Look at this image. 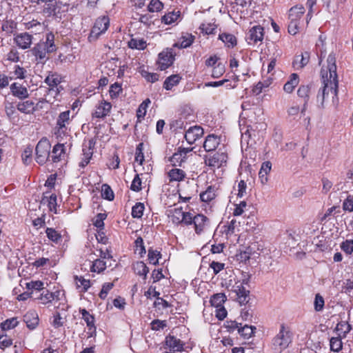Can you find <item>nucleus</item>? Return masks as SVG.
I'll return each instance as SVG.
<instances>
[{
    "mask_svg": "<svg viewBox=\"0 0 353 353\" xmlns=\"http://www.w3.org/2000/svg\"><path fill=\"white\" fill-rule=\"evenodd\" d=\"M327 62V68H322L321 70L323 86L319 90L316 97L317 102L320 103L321 107L324 106L325 101L330 98H331L334 105H337L339 103L337 97L339 81L335 56L332 54H329Z\"/></svg>",
    "mask_w": 353,
    "mask_h": 353,
    "instance_id": "nucleus-1",
    "label": "nucleus"
},
{
    "mask_svg": "<svg viewBox=\"0 0 353 353\" xmlns=\"http://www.w3.org/2000/svg\"><path fill=\"white\" fill-rule=\"evenodd\" d=\"M293 334L289 327L281 324L279 332L272 339L271 348L275 353H281L292 341Z\"/></svg>",
    "mask_w": 353,
    "mask_h": 353,
    "instance_id": "nucleus-2",
    "label": "nucleus"
},
{
    "mask_svg": "<svg viewBox=\"0 0 353 353\" xmlns=\"http://www.w3.org/2000/svg\"><path fill=\"white\" fill-rule=\"evenodd\" d=\"M44 82L49 86V88L46 98L40 100L39 102L46 101L51 103V99L49 97L52 96L53 99H55L59 93V89L57 86L61 83V77L56 73H50L45 79Z\"/></svg>",
    "mask_w": 353,
    "mask_h": 353,
    "instance_id": "nucleus-3",
    "label": "nucleus"
},
{
    "mask_svg": "<svg viewBox=\"0 0 353 353\" xmlns=\"http://www.w3.org/2000/svg\"><path fill=\"white\" fill-rule=\"evenodd\" d=\"M51 144L46 138L41 139L36 146V161L43 165L50 158Z\"/></svg>",
    "mask_w": 353,
    "mask_h": 353,
    "instance_id": "nucleus-4",
    "label": "nucleus"
},
{
    "mask_svg": "<svg viewBox=\"0 0 353 353\" xmlns=\"http://www.w3.org/2000/svg\"><path fill=\"white\" fill-rule=\"evenodd\" d=\"M228 160V152L225 147L219 148V150L212 156L206 157L205 163L209 167L221 168L225 165Z\"/></svg>",
    "mask_w": 353,
    "mask_h": 353,
    "instance_id": "nucleus-5",
    "label": "nucleus"
},
{
    "mask_svg": "<svg viewBox=\"0 0 353 353\" xmlns=\"http://www.w3.org/2000/svg\"><path fill=\"white\" fill-rule=\"evenodd\" d=\"M245 285H248V281L245 279L243 280L242 282L235 283L232 288V292L235 294L236 299L241 305H245L250 299V291Z\"/></svg>",
    "mask_w": 353,
    "mask_h": 353,
    "instance_id": "nucleus-6",
    "label": "nucleus"
},
{
    "mask_svg": "<svg viewBox=\"0 0 353 353\" xmlns=\"http://www.w3.org/2000/svg\"><path fill=\"white\" fill-rule=\"evenodd\" d=\"M34 1L39 5L43 3V13L48 17L56 15L60 8L57 0H35Z\"/></svg>",
    "mask_w": 353,
    "mask_h": 353,
    "instance_id": "nucleus-7",
    "label": "nucleus"
},
{
    "mask_svg": "<svg viewBox=\"0 0 353 353\" xmlns=\"http://www.w3.org/2000/svg\"><path fill=\"white\" fill-rule=\"evenodd\" d=\"M110 25V19L106 16L99 17L91 30V35H94L96 37H99L101 34L104 33L108 28Z\"/></svg>",
    "mask_w": 353,
    "mask_h": 353,
    "instance_id": "nucleus-8",
    "label": "nucleus"
},
{
    "mask_svg": "<svg viewBox=\"0 0 353 353\" xmlns=\"http://www.w3.org/2000/svg\"><path fill=\"white\" fill-rule=\"evenodd\" d=\"M173 61L174 57L171 49L162 51L159 54V68L161 70H165L172 64Z\"/></svg>",
    "mask_w": 353,
    "mask_h": 353,
    "instance_id": "nucleus-9",
    "label": "nucleus"
},
{
    "mask_svg": "<svg viewBox=\"0 0 353 353\" xmlns=\"http://www.w3.org/2000/svg\"><path fill=\"white\" fill-rule=\"evenodd\" d=\"M221 144L220 137L214 134H208L203 142V147L205 152H210L216 150Z\"/></svg>",
    "mask_w": 353,
    "mask_h": 353,
    "instance_id": "nucleus-10",
    "label": "nucleus"
},
{
    "mask_svg": "<svg viewBox=\"0 0 353 353\" xmlns=\"http://www.w3.org/2000/svg\"><path fill=\"white\" fill-rule=\"evenodd\" d=\"M203 133V129L201 126H192L185 132V139L189 144H193Z\"/></svg>",
    "mask_w": 353,
    "mask_h": 353,
    "instance_id": "nucleus-11",
    "label": "nucleus"
},
{
    "mask_svg": "<svg viewBox=\"0 0 353 353\" xmlns=\"http://www.w3.org/2000/svg\"><path fill=\"white\" fill-rule=\"evenodd\" d=\"M14 41L19 48L26 50L30 47L32 43V36L28 32L17 34L14 37Z\"/></svg>",
    "mask_w": 353,
    "mask_h": 353,
    "instance_id": "nucleus-12",
    "label": "nucleus"
},
{
    "mask_svg": "<svg viewBox=\"0 0 353 353\" xmlns=\"http://www.w3.org/2000/svg\"><path fill=\"white\" fill-rule=\"evenodd\" d=\"M112 108V104L105 100H102L97 106L94 112H92V117L98 119H102L109 114Z\"/></svg>",
    "mask_w": 353,
    "mask_h": 353,
    "instance_id": "nucleus-13",
    "label": "nucleus"
},
{
    "mask_svg": "<svg viewBox=\"0 0 353 353\" xmlns=\"http://www.w3.org/2000/svg\"><path fill=\"white\" fill-rule=\"evenodd\" d=\"M310 88L307 85H301L297 90V95L299 97L302 98L304 101L302 109L301 110V114L303 116L305 114V112L307 108V103L310 99Z\"/></svg>",
    "mask_w": 353,
    "mask_h": 353,
    "instance_id": "nucleus-14",
    "label": "nucleus"
},
{
    "mask_svg": "<svg viewBox=\"0 0 353 353\" xmlns=\"http://www.w3.org/2000/svg\"><path fill=\"white\" fill-rule=\"evenodd\" d=\"M263 39V28L261 26H255L252 27L248 33L247 40L249 43L252 42L256 43L258 41H261Z\"/></svg>",
    "mask_w": 353,
    "mask_h": 353,
    "instance_id": "nucleus-15",
    "label": "nucleus"
},
{
    "mask_svg": "<svg viewBox=\"0 0 353 353\" xmlns=\"http://www.w3.org/2000/svg\"><path fill=\"white\" fill-rule=\"evenodd\" d=\"M12 94L19 99H24L28 97V89L19 83H13L10 86Z\"/></svg>",
    "mask_w": 353,
    "mask_h": 353,
    "instance_id": "nucleus-16",
    "label": "nucleus"
},
{
    "mask_svg": "<svg viewBox=\"0 0 353 353\" xmlns=\"http://www.w3.org/2000/svg\"><path fill=\"white\" fill-rule=\"evenodd\" d=\"M31 52L36 57V60L39 62L46 61L48 59L47 54L50 53L46 50L45 45L41 43H37L31 50Z\"/></svg>",
    "mask_w": 353,
    "mask_h": 353,
    "instance_id": "nucleus-17",
    "label": "nucleus"
},
{
    "mask_svg": "<svg viewBox=\"0 0 353 353\" xmlns=\"http://www.w3.org/2000/svg\"><path fill=\"white\" fill-rule=\"evenodd\" d=\"M40 102L34 104L32 101L27 100L19 102L17 105V110L21 113L26 114H33L37 110V107Z\"/></svg>",
    "mask_w": 353,
    "mask_h": 353,
    "instance_id": "nucleus-18",
    "label": "nucleus"
},
{
    "mask_svg": "<svg viewBox=\"0 0 353 353\" xmlns=\"http://www.w3.org/2000/svg\"><path fill=\"white\" fill-rule=\"evenodd\" d=\"M93 143L91 140H90L87 145H84L83 148V157L81 161L79 163V166L81 168H85L90 162L92 157V149Z\"/></svg>",
    "mask_w": 353,
    "mask_h": 353,
    "instance_id": "nucleus-19",
    "label": "nucleus"
},
{
    "mask_svg": "<svg viewBox=\"0 0 353 353\" xmlns=\"http://www.w3.org/2000/svg\"><path fill=\"white\" fill-rule=\"evenodd\" d=\"M23 321L26 323L28 327L30 329H34L39 324V316L37 313L34 311H28L23 316Z\"/></svg>",
    "mask_w": 353,
    "mask_h": 353,
    "instance_id": "nucleus-20",
    "label": "nucleus"
},
{
    "mask_svg": "<svg viewBox=\"0 0 353 353\" xmlns=\"http://www.w3.org/2000/svg\"><path fill=\"white\" fill-rule=\"evenodd\" d=\"M165 345L170 350L174 352L181 351L183 347V344L180 339L170 335L165 338Z\"/></svg>",
    "mask_w": 353,
    "mask_h": 353,
    "instance_id": "nucleus-21",
    "label": "nucleus"
},
{
    "mask_svg": "<svg viewBox=\"0 0 353 353\" xmlns=\"http://www.w3.org/2000/svg\"><path fill=\"white\" fill-rule=\"evenodd\" d=\"M208 218L203 214H197L193 218L195 232L196 234H201L207 225Z\"/></svg>",
    "mask_w": 353,
    "mask_h": 353,
    "instance_id": "nucleus-22",
    "label": "nucleus"
},
{
    "mask_svg": "<svg viewBox=\"0 0 353 353\" xmlns=\"http://www.w3.org/2000/svg\"><path fill=\"white\" fill-rule=\"evenodd\" d=\"M272 168V163L270 161H265L263 163L261 169L259 172V177L261 183L265 185L268 181V174L270 173Z\"/></svg>",
    "mask_w": 353,
    "mask_h": 353,
    "instance_id": "nucleus-23",
    "label": "nucleus"
},
{
    "mask_svg": "<svg viewBox=\"0 0 353 353\" xmlns=\"http://www.w3.org/2000/svg\"><path fill=\"white\" fill-rule=\"evenodd\" d=\"M351 330V325L349 324L347 321H342L337 323L334 331L337 333L339 336L345 338Z\"/></svg>",
    "mask_w": 353,
    "mask_h": 353,
    "instance_id": "nucleus-24",
    "label": "nucleus"
},
{
    "mask_svg": "<svg viewBox=\"0 0 353 353\" xmlns=\"http://www.w3.org/2000/svg\"><path fill=\"white\" fill-rule=\"evenodd\" d=\"M194 37L191 34L186 33L181 36L179 41L174 46L179 48H186L190 47L193 43Z\"/></svg>",
    "mask_w": 353,
    "mask_h": 353,
    "instance_id": "nucleus-25",
    "label": "nucleus"
},
{
    "mask_svg": "<svg viewBox=\"0 0 353 353\" xmlns=\"http://www.w3.org/2000/svg\"><path fill=\"white\" fill-rule=\"evenodd\" d=\"M299 83V78L297 74L292 73L290 77L289 80L285 83L283 86V90L287 93H292L294 90V88L298 85Z\"/></svg>",
    "mask_w": 353,
    "mask_h": 353,
    "instance_id": "nucleus-26",
    "label": "nucleus"
},
{
    "mask_svg": "<svg viewBox=\"0 0 353 353\" xmlns=\"http://www.w3.org/2000/svg\"><path fill=\"white\" fill-rule=\"evenodd\" d=\"M192 150L193 148H179L178 152L172 155L171 161L173 163H181L186 158L187 154L190 152Z\"/></svg>",
    "mask_w": 353,
    "mask_h": 353,
    "instance_id": "nucleus-27",
    "label": "nucleus"
},
{
    "mask_svg": "<svg viewBox=\"0 0 353 353\" xmlns=\"http://www.w3.org/2000/svg\"><path fill=\"white\" fill-rule=\"evenodd\" d=\"M70 129L68 127L56 126L54 128V135L56 139L61 142L65 140V138L70 136Z\"/></svg>",
    "mask_w": 353,
    "mask_h": 353,
    "instance_id": "nucleus-28",
    "label": "nucleus"
},
{
    "mask_svg": "<svg viewBox=\"0 0 353 353\" xmlns=\"http://www.w3.org/2000/svg\"><path fill=\"white\" fill-rule=\"evenodd\" d=\"M65 152V147L63 143L56 144L50 153V158L53 162H58L61 159V157Z\"/></svg>",
    "mask_w": 353,
    "mask_h": 353,
    "instance_id": "nucleus-29",
    "label": "nucleus"
},
{
    "mask_svg": "<svg viewBox=\"0 0 353 353\" xmlns=\"http://www.w3.org/2000/svg\"><path fill=\"white\" fill-rule=\"evenodd\" d=\"M70 113V110L61 112L57 119L56 125L58 126L68 127L71 121Z\"/></svg>",
    "mask_w": 353,
    "mask_h": 353,
    "instance_id": "nucleus-30",
    "label": "nucleus"
},
{
    "mask_svg": "<svg viewBox=\"0 0 353 353\" xmlns=\"http://www.w3.org/2000/svg\"><path fill=\"white\" fill-rule=\"evenodd\" d=\"M309 59L310 56L307 52L298 55L293 61V65L296 69L303 68L309 62Z\"/></svg>",
    "mask_w": 353,
    "mask_h": 353,
    "instance_id": "nucleus-31",
    "label": "nucleus"
},
{
    "mask_svg": "<svg viewBox=\"0 0 353 353\" xmlns=\"http://www.w3.org/2000/svg\"><path fill=\"white\" fill-rule=\"evenodd\" d=\"M181 16L180 11H172L163 15L161 18V21L165 24L170 25L176 22Z\"/></svg>",
    "mask_w": 353,
    "mask_h": 353,
    "instance_id": "nucleus-32",
    "label": "nucleus"
},
{
    "mask_svg": "<svg viewBox=\"0 0 353 353\" xmlns=\"http://www.w3.org/2000/svg\"><path fill=\"white\" fill-rule=\"evenodd\" d=\"M184 212H183L182 209L180 208H174L170 211V217L172 222L174 224L179 225V223H182L183 222V216Z\"/></svg>",
    "mask_w": 353,
    "mask_h": 353,
    "instance_id": "nucleus-33",
    "label": "nucleus"
},
{
    "mask_svg": "<svg viewBox=\"0 0 353 353\" xmlns=\"http://www.w3.org/2000/svg\"><path fill=\"white\" fill-rule=\"evenodd\" d=\"M216 197L215 188L209 186L205 191L200 194V199L203 202L209 203Z\"/></svg>",
    "mask_w": 353,
    "mask_h": 353,
    "instance_id": "nucleus-34",
    "label": "nucleus"
},
{
    "mask_svg": "<svg viewBox=\"0 0 353 353\" xmlns=\"http://www.w3.org/2000/svg\"><path fill=\"white\" fill-rule=\"evenodd\" d=\"M219 39L221 40L228 48H233L236 44V37L232 34H220L219 35Z\"/></svg>",
    "mask_w": 353,
    "mask_h": 353,
    "instance_id": "nucleus-35",
    "label": "nucleus"
},
{
    "mask_svg": "<svg viewBox=\"0 0 353 353\" xmlns=\"http://www.w3.org/2000/svg\"><path fill=\"white\" fill-rule=\"evenodd\" d=\"M45 45L46 50L50 53L54 52L57 50V47L54 44V35L52 32L46 34V40L45 42H40Z\"/></svg>",
    "mask_w": 353,
    "mask_h": 353,
    "instance_id": "nucleus-36",
    "label": "nucleus"
},
{
    "mask_svg": "<svg viewBox=\"0 0 353 353\" xmlns=\"http://www.w3.org/2000/svg\"><path fill=\"white\" fill-rule=\"evenodd\" d=\"M168 176L170 181H180L185 178V173L181 169L173 168L168 172Z\"/></svg>",
    "mask_w": 353,
    "mask_h": 353,
    "instance_id": "nucleus-37",
    "label": "nucleus"
},
{
    "mask_svg": "<svg viewBox=\"0 0 353 353\" xmlns=\"http://www.w3.org/2000/svg\"><path fill=\"white\" fill-rule=\"evenodd\" d=\"M180 79L181 77L177 74L171 75L165 80L163 88L166 90H170L174 86L179 83Z\"/></svg>",
    "mask_w": 353,
    "mask_h": 353,
    "instance_id": "nucleus-38",
    "label": "nucleus"
},
{
    "mask_svg": "<svg viewBox=\"0 0 353 353\" xmlns=\"http://www.w3.org/2000/svg\"><path fill=\"white\" fill-rule=\"evenodd\" d=\"M343 339L341 336H333L330 340V350L335 352H339L342 350L343 343L341 339Z\"/></svg>",
    "mask_w": 353,
    "mask_h": 353,
    "instance_id": "nucleus-39",
    "label": "nucleus"
},
{
    "mask_svg": "<svg viewBox=\"0 0 353 353\" xmlns=\"http://www.w3.org/2000/svg\"><path fill=\"white\" fill-rule=\"evenodd\" d=\"M226 301V296L223 293L214 294L210 299L211 305L216 307H222Z\"/></svg>",
    "mask_w": 353,
    "mask_h": 353,
    "instance_id": "nucleus-40",
    "label": "nucleus"
},
{
    "mask_svg": "<svg viewBox=\"0 0 353 353\" xmlns=\"http://www.w3.org/2000/svg\"><path fill=\"white\" fill-rule=\"evenodd\" d=\"M43 203H47L50 211L56 212L57 207V196L54 194H52L49 196L44 195L42 199Z\"/></svg>",
    "mask_w": 353,
    "mask_h": 353,
    "instance_id": "nucleus-41",
    "label": "nucleus"
},
{
    "mask_svg": "<svg viewBox=\"0 0 353 353\" xmlns=\"http://www.w3.org/2000/svg\"><path fill=\"white\" fill-rule=\"evenodd\" d=\"M134 270L137 274L140 276H143L144 278L146 277L148 273L149 272V268L143 261L137 262L134 265Z\"/></svg>",
    "mask_w": 353,
    "mask_h": 353,
    "instance_id": "nucleus-42",
    "label": "nucleus"
},
{
    "mask_svg": "<svg viewBox=\"0 0 353 353\" xmlns=\"http://www.w3.org/2000/svg\"><path fill=\"white\" fill-rule=\"evenodd\" d=\"M80 313L82 315V319L85 321L87 326L90 329L95 328L94 316L91 315L85 309L80 310Z\"/></svg>",
    "mask_w": 353,
    "mask_h": 353,
    "instance_id": "nucleus-43",
    "label": "nucleus"
},
{
    "mask_svg": "<svg viewBox=\"0 0 353 353\" xmlns=\"http://www.w3.org/2000/svg\"><path fill=\"white\" fill-rule=\"evenodd\" d=\"M145 209L144 204L142 203H137L132 208V216L133 218H141Z\"/></svg>",
    "mask_w": 353,
    "mask_h": 353,
    "instance_id": "nucleus-44",
    "label": "nucleus"
},
{
    "mask_svg": "<svg viewBox=\"0 0 353 353\" xmlns=\"http://www.w3.org/2000/svg\"><path fill=\"white\" fill-rule=\"evenodd\" d=\"M76 284L78 288L81 289L82 292H85L90 287V280L85 279L82 276H76Z\"/></svg>",
    "mask_w": 353,
    "mask_h": 353,
    "instance_id": "nucleus-45",
    "label": "nucleus"
},
{
    "mask_svg": "<svg viewBox=\"0 0 353 353\" xmlns=\"http://www.w3.org/2000/svg\"><path fill=\"white\" fill-rule=\"evenodd\" d=\"M199 29L203 34H212L215 33L216 26L214 23H202L200 26Z\"/></svg>",
    "mask_w": 353,
    "mask_h": 353,
    "instance_id": "nucleus-46",
    "label": "nucleus"
},
{
    "mask_svg": "<svg viewBox=\"0 0 353 353\" xmlns=\"http://www.w3.org/2000/svg\"><path fill=\"white\" fill-rule=\"evenodd\" d=\"M48 238L54 243H58L61 238V235L54 229L48 228L46 230Z\"/></svg>",
    "mask_w": 353,
    "mask_h": 353,
    "instance_id": "nucleus-47",
    "label": "nucleus"
},
{
    "mask_svg": "<svg viewBox=\"0 0 353 353\" xmlns=\"http://www.w3.org/2000/svg\"><path fill=\"white\" fill-rule=\"evenodd\" d=\"M148 260L151 264L157 265L159 263V259L161 258V254L160 252L154 250L152 249L148 250Z\"/></svg>",
    "mask_w": 353,
    "mask_h": 353,
    "instance_id": "nucleus-48",
    "label": "nucleus"
},
{
    "mask_svg": "<svg viewBox=\"0 0 353 353\" xmlns=\"http://www.w3.org/2000/svg\"><path fill=\"white\" fill-rule=\"evenodd\" d=\"M41 304L46 305L53 301V297L49 291L43 292L36 298Z\"/></svg>",
    "mask_w": 353,
    "mask_h": 353,
    "instance_id": "nucleus-49",
    "label": "nucleus"
},
{
    "mask_svg": "<svg viewBox=\"0 0 353 353\" xmlns=\"http://www.w3.org/2000/svg\"><path fill=\"white\" fill-rule=\"evenodd\" d=\"M325 305V301L323 297L320 294L315 295L314 301V307L316 312H321L323 310Z\"/></svg>",
    "mask_w": 353,
    "mask_h": 353,
    "instance_id": "nucleus-50",
    "label": "nucleus"
},
{
    "mask_svg": "<svg viewBox=\"0 0 353 353\" xmlns=\"http://www.w3.org/2000/svg\"><path fill=\"white\" fill-rule=\"evenodd\" d=\"M145 46V41L143 39H132L128 42V46L132 49L143 50Z\"/></svg>",
    "mask_w": 353,
    "mask_h": 353,
    "instance_id": "nucleus-51",
    "label": "nucleus"
},
{
    "mask_svg": "<svg viewBox=\"0 0 353 353\" xmlns=\"http://www.w3.org/2000/svg\"><path fill=\"white\" fill-rule=\"evenodd\" d=\"M122 91L121 85L119 83H114L110 87L109 92L111 99H116L119 97L120 92Z\"/></svg>",
    "mask_w": 353,
    "mask_h": 353,
    "instance_id": "nucleus-52",
    "label": "nucleus"
},
{
    "mask_svg": "<svg viewBox=\"0 0 353 353\" xmlns=\"http://www.w3.org/2000/svg\"><path fill=\"white\" fill-rule=\"evenodd\" d=\"M106 268V263L103 259L95 260L91 267L92 272H100Z\"/></svg>",
    "mask_w": 353,
    "mask_h": 353,
    "instance_id": "nucleus-53",
    "label": "nucleus"
},
{
    "mask_svg": "<svg viewBox=\"0 0 353 353\" xmlns=\"http://www.w3.org/2000/svg\"><path fill=\"white\" fill-rule=\"evenodd\" d=\"M254 330H256L254 327L245 325L243 327L239 329V332L245 338L249 339L254 334Z\"/></svg>",
    "mask_w": 353,
    "mask_h": 353,
    "instance_id": "nucleus-54",
    "label": "nucleus"
},
{
    "mask_svg": "<svg viewBox=\"0 0 353 353\" xmlns=\"http://www.w3.org/2000/svg\"><path fill=\"white\" fill-rule=\"evenodd\" d=\"M101 194L104 199L108 201H112L114 199L113 191L110 187L106 184L102 186Z\"/></svg>",
    "mask_w": 353,
    "mask_h": 353,
    "instance_id": "nucleus-55",
    "label": "nucleus"
},
{
    "mask_svg": "<svg viewBox=\"0 0 353 353\" xmlns=\"http://www.w3.org/2000/svg\"><path fill=\"white\" fill-rule=\"evenodd\" d=\"M163 8V3L159 0H151L148 10L151 12H159Z\"/></svg>",
    "mask_w": 353,
    "mask_h": 353,
    "instance_id": "nucleus-56",
    "label": "nucleus"
},
{
    "mask_svg": "<svg viewBox=\"0 0 353 353\" xmlns=\"http://www.w3.org/2000/svg\"><path fill=\"white\" fill-rule=\"evenodd\" d=\"M247 207V203L244 201H241L239 204L234 205V208L233 210V215L235 216H239L243 214L245 211V208Z\"/></svg>",
    "mask_w": 353,
    "mask_h": 353,
    "instance_id": "nucleus-57",
    "label": "nucleus"
},
{
    "mask_svg": "<svg viewBox=\"0 0 353 353\" xmlns=\"http://www.w3.org/2000/svg\"><path fill=\"white\" fill-rule=\"evenodd\" d=\"M143 148V143H140L137 145V148H136L135 161L139 163V165H142V163L144 161Z\"/></svg>",
    "mask_w": 353,
    "mask_h": 353,
    "instance_id": "nucleus-58",
    "label": "nucleus"
},
{
    "mask_svg": "<svg viewBox=\"0 0 353 353\" xmlns=\"http://www.w3.org/2000/svg\"><path fill=\"white\" fill-rule=\"evenodd\" d=\"M107 215L104 213H99L93 220V224L98 228H103L104 226L103 221L106 219Z\"/></svg>",
    "mask_w": 353,
    "mask_h": 353,
    "instance_id": "nucleus-59",
    "label": "nucleus"
},
{
    "mask_svg": "<svg viewBox=\"0 0 353 353\" xmlns=\"http://www.w3.org/2000/svg\"><path fill=\"white\" fill-rule=\"evenodd\" d=\"M225 72V66L222 63H218L214 66L212 71V77L213 78H219Z\"/></svg>",
    "mask_w": 353,
    "mask_h": 353,
    "instance_id": "nucleus-60",
    "label": "nucleus"
},
{
    "mask_svg": "<svg viewBox=\"0 0 353 353\" xmlns=\"http://www.w3.org/2000/svg\"><path fill=\"white\" fill-rule=\"evenodd\" d=\"M18 323L19 321L17 318H11L2 323V328L3 330H10L15 327Z\"/></svg>",
    "mask_w": 353,
    "mask_h": 353,
    "instance_id": "nucleus-61",
    "label": "nucleus"
},
{
    "mask_svg": "<svg viewBox=\"0 0 353 353\" xmlns=\"http://www.w3.org/2000/svg\"><path fill=\"white\" fill-rule=\"evenodd\" d=\"M341 250L347 254L353 252V240H346L341 244Z\"/></svg>",
    "mask_w": 353,
    "mask_h": 353,
    "instance_id": "nucleus-62",
    "label": "nucleus"
},
{
    "mask_svg": "<svg viewBox=\"0 0 353 353\" xmlns=\"http://www.w3.org/2000/svg\"><path fill=\"white\" fill-rule=\"evenodd\" d=\"M26 287L28 290H40L43 288V283L41 281H32L26 283Z\"/></svg>",
    "mask_w": 353,
    "mask_h": 353,
    "instance_id": "nucleus-63",
    "label": "nucleus"
},
{
    "mask_svg": "<svg viewBox=\"0 0 353 353\" xmlns=\"http://www.w3.org/2000/svg\"><path fill=\"white\" fill-rule=\"evenodd\" d=\"M6 59L8 61L14 63L19 61L20 58L18 51L14 48H12L10 50V52L6 54Z\"/></svg>",
    "mask_w": 353,
    "mask_h": 353,
    "instance_id": "nucleus-64",
    "label": "nucleus"
}]
</instances>
